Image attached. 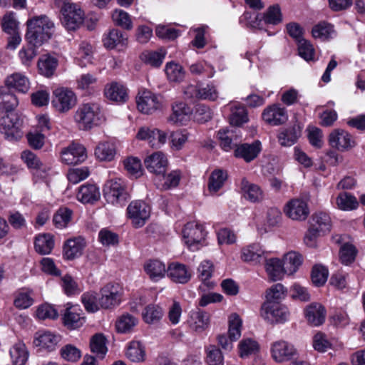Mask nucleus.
<instances>
[{
	"instance_id": "nucleus-1",
	"label": "nucleus",
	"mask_w": 365,
	"mask_h": 365,
	"mask_svg": "<svg viewBox=\"0 0 365 365\" xmlns=\"http://www.w3.org/2000/svg\"><path fill=\"white\" fill-rule=\"evenodd\" d=\"M26 25V40L34 46H40L48 41L54 30V23L46 15L32 16L28 19Z\"/></svg>"
},
{
	"instance_id": "nucleus-2",
	"label": "nucleus",
	"mask_w": 365,
	"mask_h": 365,
	"mask_svg": "<svg viewBox=\"0 0 365 365\" xmlns=\"http://www.w3.org/2000/svg\"><path fill=\"white\" fill-rule=\"evenodd\" d=\"M73 118L78 128L84 130L98 126L106 120L100 105L96 103L81 105L76 110Z\"/></svg>"
},
{
	"instance_id": "nucleus-3",
	"label": "nucleus",
	"mask_w": 365,
	"mask_h": 365,
	"mask_svg": "<svg viewBox=\"0 0 365 365\" xmlns=\"http://www.w3.org/2000/svg\"><path fill=\"white\" fill-rule=\"evenodd\" d=\"M61 12V21L68 31H75L83 24L84 12L71 0H56Z\"/></svg>"
},
{
	"instance_id": "nucleus-4",
	"label": "nucleus",
	"mask_w": 365,
	"mask_h": 365,
	"mask_svg": "<svg viewBox=\"0 0 365 365\" xmlns=\"http://www.w3.org/2000/svg\"><path fill=\"white\" fill-rule=\"evenodd\" d=\"M205 237L204 227L196 222H187L182 230L183 242L192 252L197 251L206 245Z\"/></svg>"
},
{
	"instance_id": "nucleus-5",
	"label": "nucleus",
	"mask_w": 365,
	"mask_h": 365,
	"mask_svg": "<svg viewBox=\"0 0 365 365\" xmlns=\"http://www.w3.org/2000/svg\"><path fill=\"white\" fill-rule=\"evenodd\" d=\"M103 196L108 203L123 206L129 198L126 185L121 178L108 180L103 187Z\"/></svg>"
},
{
	"instance_id": "nucleus-6",
	"label": "nucleus",
	"mask_w": 365,
	"mask_h": 365,
	"mask_svg": "<svg viewBox=\"0 0 365 365\" xmlns=\"http://www.w3.org/2000/svg\"><path fill=\"white\" fill-rule=\"evenodd\" d=\"M77 101L76 94L70 88L58 87L53 91L51 105L59 113H67L76 106Z\"/></svg>"
},
{
	"instance_id": "nucleus-7",
	"label": "nucleus",
	"mask_w": 365,
	"mask_h": 365,
	"mask_svg": "<svg viewBox=\"0 0 365 365\" xmlns=\"http://www.w3.org/2000/svg\"><path fill=\"white\" fill-rule=\"evenodd\" d=\"M136 104L138 110L147 115L153 114L164 106L163 98L147 89L138 92L136 96Z\"/></svg>"
},
{
	"instance_id": "nucleus-8",
	"label": "nucleus",
	"mask_w": 365,
	"mask_h": 365,
	"mask_svg": "<svg viewBox=\"0 0 365 365\" xmlns=\"http://www.w3.org/2000/svg\"><path fill=\"white\" fill-rule=\"evenodd\" d=\"M261 317L269 323H284L289 319V312L279 302H265L261 307Z\"/></svg>"
},
{
	"instance_id": "nucleus-9",
	"label": "nucleus",
	"mask_w": 365,
	"mask_h": 365,
	"mask_svg": "<svg viewBox=\"0 0 365 365\" xmlns=\"http://www.w3.org/2000/svg\"><path fill=\"white\" fill-rule=\"evenodd\" d=\"M21 158L29 169L34 170L35 182L46 180L51 170L50 165L43 163L35 153L29 150L21 153Z\"/></svg>"
},
{
	"instance_id": "nucleus-10",
	"label": "nucleus",
	"mask_w": 365,
	"mask_h": 365,
	"mask_svg": "<svg viewBox=\"0 0 365 365\" xmlns=\"http://www.w3.org/2000/svg\"><path fill=\"white\" fill-rule=\"evenodd\" d=\"M123 289L118 284L108 283L101 289L99 304L102 309H112L122 301Z\"/></svg>"
},
{
	"instance_id": "nucleus-11",
	"label": "nucleus",
	"mask_w": 365,
	"mask_h": 365,
	"mask_svg": "<svg viewBox=\"0 0 365 365\" xmlns=\"http://www.w3.org/2000/svg\"><path fill=\"white\" fill-rule=\"evenodd\" d=\"M0 133L10 141L19 140L23 133L21 130V122L16 114L10 113L4 115L0 121Z\"/></svg>"
},
{
	"instance_id": "nucleus-12",
	"label": "nucleus",
	"mask_w": 365,
	"mask_h": 365,
	"mask_svg": "<svg viewBox=\"0 0 365 365\" xmlns=\"http://www.w3.org/2000/svg\"><path fill=\"white\" fill-rule=\"evenodd\" d=\"M129 218L135 228L142 227L150 217V208L141 200L133 201L127 208Z\"/></svg>"
},
{
	"instance_id": "nucleus-13",
	"label": "nucleus",
	"mask_w": 365,
	"mask_h": 365,
	"mask_svg": "<svg viewBox=\"0 0 365 365\" xmlns=\"http://www.w3.org/2000/svg\"><path fill=\"white\" fill-rule=\"evenodd\" d=\"M284 212L292 220L304 221L309 215V209L306 200L302 198H293L284 205Z\"/></svg>"
},
{
	"instance_id": "nucleus-14",
	"label": "nucleus",
	"mask_w": 365,
	"mask_h": 365,
	"mask_svg": "<svg viewBox=\"0 0 365 365\" xmlns=\"http://www.w3.org/2000/svg\"><path fill=\"white\" fill-rule=\"evenodd\" d=\"M136 138L147 141L153 148H160L165 144L168 135L165 132L157 128L141 127L137 133Z\"/></svg>"
},
{
	"instance_id": "nucleus-15",
	"label": "nucleus",
	"mask_w": 365,
	"mask_h": 365,
	"mask_svg": "<svg viewBox=\"0 0 365 365\" xmlns=\"http://www.w3.org/2000/svg\"><path fill=\"white\" fill-rule=\"evenodd\" d=\"M263 120L272 126L285 123L288 120L287 109L279 103H274L266 107L262 113Z\"/></svg>"
},
{
	"instance_id": "nucleus-16",
	"label": "nucleus",
	"mask_w": 365,
	"mask_h": 365,
	"mask_svg": "<svg viewBox=\"0 0 365 365\" xmlns=\"http://www.w3.org/2000/svg\"><path fill=\"white\" fill-rule=\"evenodd\" d=\"M61 158L67 165L81 163L87 158L86 150L83 145L73 143L62 150Z\"/></svg>"
},
{
	"instance_id": "nucleus-17",
	"label": "nucleus",
	"mask_w": 365,
	"mask_h": 365,
	"mask_svg": "<svg viewBox=\"0 0 365 365\" xmlns=\"http://www.w3.org/2000/svg\"><path fill=\"white\" fill-rule=\"evenodd\" d=\"M329 145L339 151H346L356 145V143L352 136L346 130L342 129H335L329 137Z\"/></svg>"
},
{
	"instance_id": "nucleus-18",
	"label": "nucleus",
	"mask_w": 365,
	"mask_h": 365,
	"mask_svg": "<svg viewBox=\"0 0 365 365\" xmlns=\"http://www.w3.org/2000/svg\"><path fill=\"white\" fill-rule=\"evenodd\" d=\"M66 308L63 315V324L70 329H76L83 325L85 317L79 305L66 304Z\"/></svg>"
},
{
	"instance_id": "nucleus-19",
	"label": "nucleus",
	"mask_w": 365,
	"mask_h": 365,
	"mask_svg": "<svg viewBox=\"0 0 365 365\" xmlns=\"http://www.w3.org/2000/svg\"><path fill=\"white\" fill-rule=\"evenodd\" d=\"M147 170L153 173L157 178L159 175L165 173L168 165L167 156L161 151H156L148 155L144 160Z\"/></svg>"
},
{
	"instance_id": "nucleus-20",
	"label": "nucleus",
	"mask_w": 365,
	"mask_h": 365,
	"mask_svg": "<svg viewBox=\"0 0 365 365\" xmlns=\"http://www.w3.org/2000/svg\"><path fill=\"white\" fill-rule=\"evenodd\" d=\"M270 352L276 362L290 360L296 354L294 346L284 340H278L271 344Z\"/></svg>"
},
{
	"instance_id": "nucleus-21",
	"label": "nucleus",
	"mask_w": 365,
	"mask_h": 365,
	"mask_svg": "<svg viewBox=\"0 0 365 365\" xmlns=\"http://www.w3.org/2000/svg\"><path fill=\"white\" fill-rule=\"evenodd\" d=\"M192 109L182 101L175 102L172 104V113L168 117V121L179 125H186L191 119Z\"/></svg>"
},
{
	"instance_id": "nucleus-22",
	"label": "nucleus",
	"mask_w": 365,
	"mask_h": 365,
	"mask_svg": "<svg viewBox=\"0 0 365 365\" xmlns=\"http://www.w3.org/2000/svg\"><path fill=\"white\" fill-rule=\"evenodd\" d=\"M282 21V15L278 5L269 6L264 14H258L252 26L262 29L264 24L277 25Z\"/></svg>"
},
{
	"instance_id": "nucleus-23",
	"label": "nucleus",
	"mask_w": 365,
	"mask_h": 365,
	"mask_svg": "<svg viewBox=\"0 0 365 365\" xmlns=\"http://www.w3.org/2000/svg\"><path fill=\"white\" fill-rule=\"evenodd\" d=\"M262 151V143L257 140L252 143H241L236 146L234 154L236 158H242L246 163L254 160Z\"/></svg>"
},
{
	"instance_id": "nucleus-24",
	"label": "nucleus",
	"mask_w": 365,
	"mask_h": 365,
	"mask_svg": "<svg viewBox=\"0 0 365 365\" xmlns=\"http://www.w3.org/2000/svg\"><path fill=\"white\" fill-rule=\"evenodd\" d=\"M182 173L179 170H174L168 174L163 173L154 178V183L158 189L167 190L176 187L181 180Z\"/></svg>"
},
{
	"instance_id": "nucleus-25",
	"label": "nucleus",
	"mask_w": 365,
	"mask_h": 365,
	"mask_svg": "<svg viewBox=\"0 0 365 365\" xmlns=\"http://www.w3.org/2000/svg\"><path fill=\"white\" fill-rule=\"evenodd\" d=\"M104 94L107 99L118 103H123L128 98L127 88L118 82L107 84L104 89Z\"/></svg>"
},
{
	"instance_id": "nucleus-26",
	"label": "nucleus",
	"mask_w": 365,
	"mask_h": 365,
	"mask_svg": "<svg viewBox=\"0 0 365 365\" xmlns=\"http://www.w3.org/2000/svg\"><path fill=\"white\" fill-rule=\"evenodd\" d=\"M104 46L109 49H123L128 45V36L118 29H111L103 38Z\"/></svg>"
},
{
	"instance_id": "nucleus-27",
	"label": "nucleus",
	"mask_w": 365,
	"mask_h": 365,
	"mask_svg": "<svg viewBox=\"0 0 365 365\" xmlns=\"http://www.w3.org/2000/svg\"><path fill=\"white\" fill-rule=\"evenodd\" d=\"M304 316L309 324L317 327L324 323L326 310L321 304L312 303L305 308Z\"/></svg>"
},
{
	"instance_id": "nucleus-28",
	"label": "nucleus",
	"mask_w": 365,
	"mask_h": 365,
	"mask_svg": "<svg viewBox=\"0 0 365 365\" xmlns=\"http://www.w3.org/2000/svg\"><path fill=\"white\" fill-rule=\"evenodd\" d=\"M125 354L131 362L143 363L146 359L145 346L140 341H130L126 345Z\"/></svg>"
},
{
	"instance_id": "nucleus-29",
	"label": "nucleus",
	"mask_w": 365,
	"mask_h": 365,
	"mask_svg": "<svg viewBox=\"0 0 365 365\" xmlns=\"http://www.w3.org/2000/svg\"><path fill=\"white\" fill-rule=\"evenodd\" d=\"M264 253L259 243H252L242 248L241 259L245 262L257 264L265 258Z\"/></svg>"
},
{
	"instance_id": "nucleus-30",
	"label": "nucleus",
	"mask_w": 365,
	"mask_h": 365,
	"mask_svg": "<svg viewBox=\"0 0 365 365\" xmlns=\"http://www.w3.org/2000/svg\"><path fill=\"white\" fill-rule=\"evenodd\" d=\"M59 340V336L49 331H39L35 334L34 344L36 346L51 351L55 349Z\"/></svg>"
},
{
	"instance_id": "nucleus-31",
	"label": "nucleus",
	"mask_w": 365,
	"mask_h": 365,
	"mask_svg": "<svg viewBox=\"0 0 365 365\" xmlns=\"http://www.w3.org/2000/svg\"><path fill=\"white\" fill-rule=\"evenodd\" d=\"M209 314L201 309H196L190 312V327L197 333H202L209 327Z\"/></svg>"
},
{
	"instance_id": "nucleus-32",
	"label": "nucleus",
	"mask_w": 365,
	"mask_h": 365,
	"mask_svg": "<svg viewBox=\"0 0 365 365\" xmlns=\"http://www.w3.org/2000/svg\"><path fill=\"white\" fill-rule=\"evenodd\" d=\"M168 276L175 282L185 284L191 278V274L185 264L173 262L167 269Z\"/></svg>"
},
{
	"instance_id": "nucleus-33",
	"label": "nucleus",
	"mask_w": 365,
	"mask_h": 365,
	"mask_svg": "<svg viewBox=\"0 0 365 365\" xmlns=\"http://www.w3.org/2000/svg\"><path fill=\"white\" fill-rule=\"evenodd\" d=\"M264 268L269 280L272 282L282 279L285 274L282 261L279 258L267 259Z\"/></svg>"
},
{
	"instance_id": "nucleus-34",
	"label": "nucleus",
	"mask_w": 365,
	"mask_h": 365,
	"mask_svg": "<svg viewBox=\"0 0 365 365\" xmlns=\"http://www.w3.org/2000/svg\"><path fill=\"white\" fill-rule=\"evenodd\" d=\"M86 246V242L81 237L69 239L63 246L64 256L68 259H73L80 257Z\"/></svg>"
},
{
	"instance_id": "nucleus-35",
	"label": "nucleus",
	"mask_w": 365,
	"mask_h": 365,
	"mask_svg": "<svg viewBox=\"0 0 365 365\" xmlns=\"http://www.w3.org/2000/svg\"><path fill=\"white\" fill-rule=\"evenodd\" d=\"M5 85L9 88H14L22 93H27L30 88L29 78L21 73H14L7 76L5 79Z\"/></svg>"
},
{
	"instance_id": "nucleus-36",
	"label": "nucleus",
	"mask_w": 365,
	"mask_h": 365,
	"mask_svg": "<svg viewBox=\"0 0 365 365\" xmlns=\"http://www.w3.org/2000/svg\"><path fill=\"white\" fill-rule=\"evenodd\" d=\"M143 267L145 273L153 282H158L163 279L167 272L165 264L158 259L147 261Z\"/></svg>"
},
{
	"instance_id": "nucleus-37",
	"label": "nucleus",
	"mask_w": 365,
	"mask_h": 365,
	"mask_svg": "<svg viewBox=\"0 0 365 365\" xmlns=\"http://www.w3.org/2000/svg\"><path fill=\"white\" fill-rule=\"evenodd\" d=\"M92 58L93 49L91 45L86 41L80 42L74 53L76 63L81 67H85L91 63Z\"/></svg>"
},
{
	"instance_id": "nucleus-38",
	"label": "nucleus",
	"mask_w": 365,
	"mask_h": 365,
	"mask_svg": "<svg viewBox=\"0 0 365 365\" xmlns=\"http://www.w3.org/2000/svg\"><path fill=\"white\" fill-rule=\"evenodd\" d=\"M217 138L220 148L225 152L235 149L237 146V135L236 131L227 128L220 129L217 132Z\"/></svg>"
},
{
	"instance_id": "nucleus-39",
	"label": "nucleus",
	"mask_w": 365,
	"mask_h": 365,
	"mask_svg": "<svg viewBox=\"0 0 365 365\" xmlns=\"http://www.w3.org/2000/svg\"><path fill=\"white\" fill-rule=\"evenodd\" d=\"M101 196L99 188L94 184H85L79 187L77 199L83 203H93Z\"/></svg>"
},
{
	"instance_id": "nucleus-40",
	"label": "nucleus",
	"mask_w": 365,
	"mask_h": 365,
	"mask_svg": "<svg viewBox=\"0 0 365 365\" xmlns=\"http://www.w3.org/2000/svg\"><path fill=\"white\" fill-rule=\"evenodd\" d=\"M240 188L244 197L252 202H259L263 198V192L259 186L250 182L246 179L242 180Z\"/></svg>"
},
{
	"instance_id": "nucleus-41",
	"label": "nucleus",
	"mask_w": 365,
	"mask_h": 365,
	"mask_svg": "<svg viewBox=\"0 0 365 365\" xmlns=\"http://www.w3.org/2000/svg\"><path fill=\"white\" fill-rule=\"evenodd\" d=\"M230 110V123L235 126H240L249 120L246 108L238 103L228 105Z\"/></svg>"
},
{
	"instance_id": "nucleus-42",
	"label": "nucleus",
	"mask_w": 365,
	"mask_h": 365,
	"mask_svg": "<svg viewBox=\"0 0 365 365\" xmlns=\"http://www.w3.org/2000/svg\"><path fill=\"white\" fill-rule=\"evenodd\" d=\"M9 354L14 365H25L29 356V351L22 341L15 343L10 348Z\"/></svg>"
},
{
	"instance_id": "nucleus-43",
	"label": "nucleus",
	"mask_w": 365,
	"mask_h": 365,
	"mask_svg": "<svg viewBox=\"0 0 365 365\" xmlns=\"http://www.w3.org/2000/svg\"><path fill=\"white\" fill-rule=\"evenodd\" d=\"M16 96L6 86H0V110L11 112L18 106Z\"/></svg>"
},
{
	"instance_id": "nucleus-44",
	"label": "nucleus",
	"mask_w": 365,
	"mask_h": 365,
	"mask_svg": "<svg viewBox=\"0 0 365 365\" xmlns=\"http://www.w3.org/2000/svg\"><path fill=\"white\" fill-rule=\"evenodd\" d=\"M138 324V319L135 316L126 313L120 316L115 322V329L118 333L129 334L134 330Z\"/></svg>"
},
{
	"instance_id": "nucleus-45",
	"label": "nucleus",
	"mask_w": 365,
	"mask_h": 365,
	"mask_svg": "<svg viewBox=\"0 0 365 365\" xmlns=\"http://www.w3.org/2000/svg\"><path fill=\"white\" fill-rule=\"evenodd\" d=\"M39 73L45 77H51L58 66V60L50 55H43L38 61Z\"/></svg>"
},
{
	"instance_id": "nucleus-46",
	"label": "nucleus",
	"mask_w": 365,
	"mask_h": 365,
	"mask_svg": "<svg viewBox=\"0 0 365 365\" xmlns=\"http://www.w3.org/2000/svg\"><path fill=\"white\" fill-rule=\"evenodd\" d=\"M282 263L285 274L291 275L295 273L302 263L301 255L295 252H289L284 256Z\"/></svg>"
},
{
	"instance_id": "nucleus-47",
	"label": "nucleus",
	"mask_w": 365,
	"mask_h": 365,
	"mask_svg": "<svg viewBox=\"0 0 365 365\" xmlns=\"http://www.w3.org/2000/svg\"><path fill=\"white\" fill-rule=\"evenodd\" d=\"M115 154V145L110 142L100 143L95 149V155L101 161H111Z\"/></svg>"
},
{
	"instance_id": "nucleus-48",
	"label": "nucleus",
	"mask_w": 365,
	"mask_h": 365,
	"mask_svg": "<svg viewBox=\"0 0 365 365\" xmlns=\"http://www.w3.org/2000/svg\"><path fill=\"white\" fill-rule=\"evenodd\" d=\"M90 348L97 358L103 359L108 352L106 337L102 334L93 336L90 341Z\"/></svg>"
},
{
	"instance_id": "nucleus-49",
	"label": "nucleus",
	"mask_w": 365,
	"mask_h": 365,
	"mask_svg": "<svg viewBox=\"0 0 365 365\" xmlns=\"http://www.w3.org/2000/svg\"><path fill=\"white\" fill-rule=\"evenodd\" d=\"M311 227L317 228L319 232L324 234L330 231L331 221L329 215L324 212L314 213L312 217Z\"/></svg>"
},
{
	"instance_id": "nucleus-50",
	"label": "nucleus",
	"mask_w": 365,
	"mask_h": 365,
	"mask_svg": "<svg viewBox=\"0 0 365 365\" xmlns=\"http://www.w3.org/2000/svg\"><path fill=\"white\" fill-rule=\"evenodd\" d=\"M214 272L213 263L210 260H203L197 268L198 277L202 284L208 288H212L215 285L213 282L210 281Z\"/></svg>"
},
{
	"instance_id": "nucleus-51",
	"label": "nucleus",
	"mask_w": 365,
	"mask_h": 365,
	"mask_svg": "<svg viewBox=\"0 0 365 365\" xmlns=\"http://www.w3.org/2000/svg\"><path fill=\"white\" fill-rule=\"evenodd\" d=\"M34 247L36 251L41 255L49 254L54 247L53 236L50 234L38 235L35 240Z\"/></svg>"
},
{
	"instance_id": "nucleus-52",
	"label": "nucleus",
	"mask_w": 365,
	"mask_h": 365,
	"mask_svg": "<svg viewBox=\"0 0 365 365\" xmlns=\"http://www.w3.org/2000/svg\"><path fill=\"white\" fill-rule=\"evenodd\" d=\"M337 207L344 211H351L358 207L359 202L357 199L353 195L343 192L336 198Z\"/></svg>"
},
{
	"instance_id": "nucleus-53",
	"label": "nucleus",
	"mask_w": 365,
	"mask_h": 365,
	"mask_svg": "<svg viewBox=\"0 0 365 365\" xmlns=\"http://www.w3.org/2000/svg\"><path fill=\"white\" fill-rule=\"evenodd\" d=\"M163 316V309L155 304H149L145 307L142 317L143 321L148 324H156Z\"/></svg>"
},
{
	"instance_id": "nucleus-54",
	"label": "nucleus",
	"mask_w": 365,
	"mask_h": 365,
	"mask_svg": "<svg viewBox=\"0 0 365 365\" xmlns=\"http://www.w3.org/2000/svg\"><path fill=\"white\" fill-rule=\"evenodd\" d=\"M166 55L164 49L158 51H145L142 53L140 58L147 64L153 67H159Z\"/></svg>"
},
{
	"instance_id": "nucleus-55",
	"label": "nucleus",
	"mask_w": 365,
	"mask_h": 365,
	"mask_svg": "<svg viewBox=\"0 0 365 365\" xmlns=\"http://www.w3.org/2000/svg\"><path fill=\"white\" fill-rule=\"evenodd\" d=\"M165 71L168 80L173 82H180L185 76V71L182 66L174 61L166 63Z\"/></svg>"
},
{
	"instance_id": "nucleus-56",
	"label": "nucleus",
	"mask_w": 365,
	"mask_h": 365,
	"mask_svg": "<svg viewBox=\"0 0 365 365\" xmlns=\"http://www.w3.org/2000/svg\"><path fill=\"white\" fill-rule=\"evenodd\" d=\"M195 97L200 100L215 101L218 98V91L212 83L198 86L195 89Z\"/></svg>"
},
{
	"instance_id": "nucleus-57",
	"label": "nucleus",
	"mask_w": 365,
	"mask_h": 365,
	"mask_svg": "<svg viewBox=\"0 0 365 365\" xmlns=\"http://www.w3.org/2000/svg\"><path fill=\"white\" fill-rule=\"evenodd\" d=\"M300 135V132L295 127H289L282 130L278 134V140L282 146L294 145Z\"/></svg>"
},
{
	"instance_id": "nucleus-58",
	"label": "nucleus",
	"mask_w": 365,
	"mask_h": 365,
	"mask_svg": "<svg viewBox=\"0 0 365 365\" xmlns=\"http://www.w3.org/2000/svg\"><path fill=\"white\" fill-rule=\"evenodd\" d=\"M227 179V173L222 170H215L210 175L208 182L210 192L216 193L224 185Z\"/></svg>"
},
{
	"instance_id": "nucleus-59",
	"label": "nucleus",
	"mask_w": 365,
	"mask_h": 365,
	"mask_svg": "<svg viewBox=\"0 0 365 365\" xmlns=\"http://www.w3.org/2000/svg\"><path fill=\"white\" fill-rule=\"evenodd\" d=\"M312 33L314 38L324 41L334 36V30L331 24L323 21L315 25Z\"/></svg>"
},
{
	"instance_id": "nucleus-60",
	"label": "nucleus",
	"mask_w": 365,
	"mask_h": 365,
	"mask_svg": "<svg viewBox=\"0 0 365 365\" xmlns=\"http://www.w3.org/2000/svg\"><path fill=\"white\" fill-rule=\"evenodd\" d=\"M228 335L230 339L237 341L241 336L242 319L236 313H232L228 318Z\"/></svg>"
},
{
	"instance_id": "nucleus-61",
	"label": "nucleus",
	"mask_w": 365,
	"mask_h": 365,
	"mask_svg": "<svg viewBox=\"0 0 365 365\" xmlns=\"http://www.w3.org/2000/svg\"><path fill=\"white\" fill-rule=\"evenodd\" d=\"M112 19L114 24L125 30L133 29V22L130 16L122 9H115L112 14Z\"/></svg>"
},
{
	"instance_id": "nucleus-62",
	"label": "nucleus",
	"mask_w": 365,
	"mask_h": 365,
	"mask_svg": "<svg viewBox=\"0 0 365 365\" xmlns=\"http://www.w3.org/2000/svg\"><path fill=\"white\" fill-rule=\"evenodd\" d=\"M259 349L258 343L252 339H245L239 344L240 356L242 358L256 354Z\"/></svg>"
},
{
	"instance_id": "nucleus-63",
	"label": "nucleus",
	"mask_w": 365,
	"mask_h": 365,
	"mask_svg": "<svg viewBox=\"0 0 365 365\" xmlns=\"http://www.w3.org/2000/svg\"><path fill=\"white\" fill-rule=\"evenodd\" d=\"M72 211L66 207L60 208L53 215V221L56 227L63 229L71 222Z\"/></svg>"
},
{
	"instance_id": "nucleus-64",
	"label": "nucleus",
	"mask_w": 365,
	"mask_h": 365,
	"mask_svg": "<svg viewBox=\"0 0 365 365\" xmlns=\"http://www.w3.org/2000/svg\"><path fill=\"white\" fill-rule=\"evenodd\" d=\"M206 361L208 365H224V357L221 351L215 345L205 349Z\"/></svg>"
}]
</instances>
